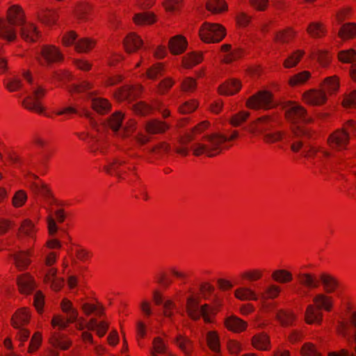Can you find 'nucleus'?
<instances>
[{
  "mask_svg": "<svg viewBox=\"0 0 356 356\" xmlns=\"http://www.w3.org/2000/svg\"><path fill=\"white\" fill-rule=\"evenodd\" d=\"M6 19L0 18V38L8 42H13L17 38L15 29L8 28V24L22 26L26 22L25 13L22 6L13 5L6 12Z\"/></svg>",
  "mask_w": 356,
  "mask_h": 356,
  "instance_id": "obj_1",
  "label": "nucleus"
},
{
  "mask_svg": "<svg viewBox=\"0 0 356 356\" xmlns=\"http://www.w3.org/2000/svg\"><path fill=\"white\" fill-rule=\"evenodd\" d=\"M245 106L246 108L253 111L261 109L267 111L276 108L280 106V103L274 102V94L272 91L260 90L246 99Z\"/></svg>",
  "mask_w": 356,
  "mask_h": 356,
  "instance_id": "obj_2",
  "label": "nucleus"
},
{
  "mask_svg": "<svg viewBox=\"0 0 356 356\" xmlns=\"http://www.w3.org/2000/svg\"><path fill=\"white\" fill-rule=\"evenodd\" d=\"M198 35L204 43H219L226 37L227 29L221 24L204 22L200 27Z\"/></svg>",
  "mask_w": 356,
  "mask_h": 356,
  "instance_id": "obj_3",
  "label": "nucleus"
},
{
  "mask_svg": "<svg viewBox=\"0 0 356 356\" xmlns=\"http://www.w3.org/2000/svg\"><path fill=\"white\" fill-rule=\"evenodd\" d=\"M144 91L142 84H125L118 88L113 92V98L117 102L121 103L125 101L132 102L140 99Z\"/></svg>",
  "mask_w": 356,
  "mask_h": 356,
  "instance_id": "obj_4",
  "label": "nucleus"
},
{
  "mask_svg": "<svg viewBox=\"0 0 356 356\" xmlns=\"http://www.w3.org/2000/svg\"><path fill=\"white\" fill-rule=\"evenodd\" d=\"M302 100L309 106H321L327 102V96L323 90L309 89L302 94Z\"/></svg>",
  "mask_w": 356,
  "mask_h": 356,
  "instance_id": "obj_5",
  "label": "nucleus"
},
{
  "mask_svg": "<svg viewBox=\"0 0 356 356\" xmlns=\"http://www.w3.org/2000/svg\"><path fill=\"white\" fill-rule=\"evenodd\" d=\"M41 56L47 65L60 63L64 61L65 56L59 47L54 44H43L40 51Z\"/></svg>",
  "mask_w": 356,
  "mask_h": 356,
  "instance_id": "obj_6",
  "label": "nucleus"
},
{
  "mask_svg": "<svg viewBox=\"0 0 356 356\" xmlns=\"http://www.w3.org/2000/svg\"><path fill=\"white\" fill-rule=\"evenodd\" d=\"M31 319V311L28 307L17 309L10 318V325L14 329L24 327L28 325Z\"/></svg>",
  "mask_w": 356,
  "mask_h": 356,
  "instance_id": "obj_7",
  "label": "nucleus"
},
{
  "mask_svg": "<svg viewBox=\"0 0 356 356\" xmlns=\"http://www.w3.org/2000/svg\"><path fill=\"white\" fill-rule=\"evenodd\" d=\"M202 140L208 141L211 144L208 157H214L221 153L222 148L220 145L227 142V136L221 133H212L203 136Z\"/></svg>",
  "mask_w": 356,
  "mask_h": 356,
  "instance_id": "obj_8",
  "label": "nucleus"
},
{
  "mask_svg": "<svg viewBox=\"0 0 356 356\" xmlns=\"http://www.w3.org/2000/svg\"><path fill=\"white\" fill-rule=\"evenodd\" d=\"M16 284L22 295L29 296L37 288L35 280L29 273L17 276Z\"/></svg>",
  "mask_w": 356,
  "mask_h": 356,
  "instance_id": "obj_9",
  "label": "nucleus"
},
{
  "mask_svg": "<svg viewBox=\"0 0 356 356\" xmlns=\"http://www.w3.org/2000/svg\"><path fill=\"white\" fill-rule=\"evenodd\" d=\"M188 46L186 38L181 34L171 37L168 43L170 53L173 56H179L184 54Z\"/></svg>",
  "mask_w": 356,
  "mask_h": 356,
  "instance_id": "obj_10",
  "label": "nucleus"
},
{
  "mask_svg": "<svg viewBox=\"0 0 356 356\" xmlns=\"http://www.w3.org/2000/svg\"><path fill=\"white\" fill-rule=\"evenodd\" d=\"M241 88V81L236 78H232L219 85L217 92L220 95L232 96L238 93Z\"/></svg>",
  "mask_w": 356,
  "mask_h": 356,
  "instance_id": "obj_11",
  "label": "nucleus"
},
{
  "mask_svg": "<svg viewBox=\"0 0 356 356\" xmlns=\"http://www.w3.org/2000/svg\"><path fill=\"white\" fill-rule=\"evenodd\" d=\"M318 281L319 283H321L323 291L327 294L334 293L341 286L337 277L325 272L320 274Z\"/></svg>",
  "mask_w": 356,
  "mask_h": 356,
  "instance_id": "obj_12",
  "label": "nucleus"
},
{
  "mask_svg": "<svg viewBox=\"0 0 356 356\" xmlns=\"http://www.w3.org/2000/svg\"><path fill=\"white\" fill-rule=\"evenodd\" d=\"M33 255V250H20L11 254L15 267L20 271L25 270L31 264V257Z\"/></svg>",
  "mask_w": 356,
  "mask_h": 356,
  "instance_id": "obj_13",
  "label": "nucleus"
},
{
  "mask_svg": "<svg viewBox=\"0 0 356 356\" xmlns=\"http://www.w3.org/2000/svg\"><path fill=\"white\" fill-rule=\"evenodd\" d=\"M223 325L228 331L237 334L245 332L248 326L247 321L234 314L226 317Z\"/></svg>",
  "mask_w": 356,
  "mask_h": 356,
  "instance_id": "obj_14",
  "label": "nucleus"
},
{
  "mask_svg": "<svg viewBox=\"0 0 356 356\" xmlns=\"http://www.w3.org/2000/svg\"><path fill=\"white\" fill-rule=\"evenodd\" d=\"M307 110L302 106L298 104L287 108L284 112L285 120L290 124L300 123L302 118L307 116Z\"/></svg>",
  "mask_w": 356,
  "mask_h": 356,
  "instance_id": "obj_15",
  "label": "nucleus"
},
{
  "mask_svg": "<svg viewBox=\"0 0 356 356\" xmlns=\"http://www.w3.org/2000/svg\"><path fill=\"white\" fill-rule=\"evenodd\" d=\"M124 116V113L121 111H115L106 120L101 122L102 129L106 131L108 128H110L113 132H118L122 127Z\"/></svg>",
  "mask_w": 356,
  "mask_h": 356,
  "instance_id": "obj_16",
  "label": "nucleus"
},
{
  "mask_svg": "<svg viewBox=\"0 0 356 356\" xmlns=\"http://www.w3.org/2000/svg\"><path fill=\"white\" fill-rule=\"evenodd\" d=\"M143 43L141 37L135 32L128 33L122 42L124 51L128 54L136 52L142 47Z\"/></svg>",
  "mask_w": 356,
  "mask_h": 356,
  "instance_id": "obj_17",
  "label": "nucleus"
},
{
  "mask_svg": "<svg viewBox=\"0 0 356 356\" xmlns=\"http://www.w3.org/2000/svg\"><path fill=\"white\" fill-rule=\"evenodd\" d=\"M349 134L344 129L336 130L327 138V143L330 146L339 148H345L349 143Z\"/></svg>",
  "mask_w": 356,
  "mask_h": 356,
  "instance_id": "obj_18",
  "label": "nucleus"
},
{
  "mask_svg": "<svg viewBox=\"0 0 356 356\" xmlns=\"http://www.w3.org/2000/svg\"><path fill=\"white\" fill-rule=\"evenodd\" d=\"M272 120V116L268 115H262L251 122L244 129L250 134H261L268 129L266 125Z\"/></svg>",
  "mask_w": 356,
  "mask_h": 356,
  "instance_id": "obj_19",
  "label": "nucleus"
},
{
  "mask_svg": "<svg viewBox=\"0 0 356 356\" xmlns=\"http://www.w3.org/2000/svg\"><path fill=\"white\" fill-rule=\"evenodd\" d=\"M132 21L138 26H151L157 22L156 15L152 11H144L134 15Z\"/></svg>",
  "mask_w": 356,
  "mask_h": 356,
  "instance_id": "obj_20",
  "label": "nucleus"
},
{
  "mask_svg": "<svg viewBox=\"0 0 356 356\" xmlns=\"http://www.w3.org/2000/svg\"><path fill=\"white\" fill-rule=\"evenodd\" d=\"M340 88V79L337 75L325 78L320 83V89L327 95H336Z\"/></svg>",
  "mask_w": 356,
  "mask_h": 356,
  "instance_id": "obj_21",
  "label": "nucleus"
},
{
  "mask_svg": "<svg viewBox=\"0 0 356 356\" xmlns=\"http://www.w3.org/2000/svg\"><path fill=\"white\" fill-rule=\"evenodd\" d=\"M204 60V54L202 51H193L182 57L181 66L184 69H192L202 63Z\"/></svg>",
  "mask_w": 356,
  "mask_h": 356,
  "instance_id": "obj_22",
  "label": "nucleus"
},
{
  "mask_svg": "<svg viewBox=\"0 0 356 356\" xmlns=\"http://www.w3.org/2000/svg\"><path fill=\"white\" fill-rule=\"evenodd\" d=\"M20 37L26 42H35L41 37L40 32L33 24H24L19 33Z\"/></svg>",
  "mask_w": 356,
  "mask_h": 356,
  "instance_id": "obj_23",
  "label": "nucleus"
},
{
  "mask_svg": "<svg viewBox=\"0 0 356 356\" xmlns=\"http://www.w3.org/2000/svg\"><path fill=\"white\" fill-rule=\"evenodd\" d=\"M170 129V125L165 121L152 119L147 122L145 130L148 134H163Z\"/></svg>",
  "mask_w": 356,
  "mask_h": 356,
  "instance_id": "obj_24",
  "label": "nucleus"
},
{
  "mask_svg": "<svg viewBox=\"0 0 356 356\" xmlns=\"http://www.w3.org/2000/svg\"><path fill=\"white\" fill-rule=\"evenodd\" d=\"M314 306L317 310H325L330 312L333 309V298L325 293H318L313 298Z\"/></svg>",
  "mask_w": 356,
  "mask_h": 356,
  "instance_id": "obj_25",
  "label": "nucleus"
},
{
  "mask_svg": "<svg viewBox=\"0 0 356 356\" xmlns=\"http://www.w3.org/2000/svg\"><path fill=\"white\" fill-rule=\"evenodd\" d=\"M251 345L259 350H268L270 348V337L265 332L256 334L251 339Z\"/></svg>",
  "mask_w": 356,
  "mask_h": 356,
  "instance_id": "obj_26",
  "label": "nucleus"
},
{
  "mask_svg": "<svg viewBox=\"0 0 356 356\" xmlns=\"http://www.w3.org/2000/svg\"><path fill=\"white\" fill-rule=\"evenodd\" d=\"M296 279L300 285L308 289L311 290L319 286V281L313 273H300L296 275Z\"/></svg>",
  "mask_w": 356,
  "mask_h": 356,
  "instance_id": "obj_27",
  "label": "nucleus"
},
{
  "mask_svg": "<svg viewBox=\"0 0 356 356\" xmlns=\"http://www.w3.org/2000/svg\"><path fill=\"white\" fill-rule=\"evenodd\" d=\"M290 130L294 137L311 139L316 135V131L309 128L301 123L297 124H290Z\"/></svg>",
  "mask_w": 356,
  "mask_h": 356,
  "instance_id": "obj_28",
  "label": "nucleus"
},
{
  "mask_svg": "<svg viewBox=\"0 0 356 356\" xmlns=\"http://www.w3.org/2000/svg\"><path fill=\"white\" fill-rule=\"evenodd\" d=\"M323 313L317 310L314 305H309L305 312V321L308 325H321L323 322Z\"/></svg>",
  "mask_w": 356,
  "mask_h": 356,
  "instance_id": "obj_29",
  "label": "nucleus"
},
{
  "mask_svg": "<svg viewBox=\"0 0 356 356\" xmlns=\"http://www.w3.org/2000/svg\"><path fill=\"white\" fill-rule=\"evenodd\" d=\"M91 108L98 114L104 115L111 112L112 104L106 98L95 97L92 99Z\"/></svg>",
  "mask_w": 356,
  "mask_h": 356,
  "instance_id": "obj_30",
  "label": "nucleus"
},
{
  "mask_svg": "<svg viewBox=\"0 0 356 356\" xmlns=\"http://www.w3.org/2000/svg\"><path fill=\"white\" fill-rule=\"evenodd\" d=\"M306 31L311 38L314 39L322 38L327 34L326 26L321 22H312L309 23Z\"/></svg>",
  "mask_w": 356,
  "mask_h": 356,
  "instance_id": "obj_31",
  "label": "nucleus"
},
{
  "mask_svg": "<svg viewBox=\"0 0 356 356\" xmlns=\"http://www.w3.org/2000/svg\"><path fill=\"white\" fill-rule=\"evenodd\" d=\"M310 58H316L318 63L322 67H327L332 63V54L327 49H318L316 51H313L310 54Z\"/></svg>",
  "mask_w": 356,
  "mask_h": 356,
  "instance_id": "obj_32",
  "label": "nucleus"
},
{
  "mask_svg": "<svg viewBox=\"0 0 356 356\" xmlns=\"http://www.w3.org/2000/svg\"><path fill=\"white\" fill-rule=\"evenodd\" d=\"M275 319L280 322L282 327L291 326L296 320V316L294 312L289 309H279L277 312Z\"/></svg>",
  "mask_w": 356,
  "mask_h": 356,
  "instance_id": "obj_33",
  "label": "nucleus"
},
{
  "mask_svg": "<svg viewBox=\"0 0 356 356\" xmlns=\"http://www.w3.org/2000/svg\"><path fill=\"white\" fill-rule=\"evenodd\" d=\"M206 9L213 15H218L228 11V4L225 0H207Z\"/></svg>",
  "mask_w": 356,
  "mask_h": 356,
  "instance_id": "obj_34",
  "label": "nucleus"
},
{
  "mask_svg": "<svg viewBox=\"0 0 356 356\" xmlns=\"http://www.w3.org/2000/svg\"><path fill=\"white\" fill-rule=\"evenodd\" d=\"M338 37L343 41L353 40L356 38V23L347 22L339 29Z\"/></svg>",
  "mask_w": 356,
  "mask_h": 356,
  "instance_id": "obj_35",
  "label": "nucleus"
},
{
  "mask_svg": "<svg viewBox=\"0 0 356 356\" xmlns=\"http://www.w3.org/2000/svg\"><path fill=\"white\" fill-rule=\"evenodd\" d=\"M165 72V64L164 63H155L147 69L145 75L147 79L156 81L163 76Z\"/></svg>",
  "mask_w": 356,
  "mask_h": 356,
  "instance_id": "obj_36",
  "label": "nucleus"
},
{
  "mask_svg": "<svg viewBox=\"0 0 356 356\" xmlns=\"http://www.w3.org/2000/svg\"><path fill=\"white\" fill-rule=\"evenodd\" d=\"M97 41L91 38H80L74 46V50L79 54H87L92 51L96 46Z\"/></svg>",
  "mask_w": 356,
  "mask_h": 356,
  "instance_id": "obj_37",
  "label": "nucleus"
},
{
  "mask_svg": "<svg viewBox=\"0 0 356 356\" xmlns=\"http://www.w3.org/2000/svg\"><path fill=\"white\" fill-rule=\"evenodd\" d=\"M248 54V52L244 48L238 47L225 54L221 62L225 64H231L243 58Z\"/></svg>",
  "mask_w": 356,
  "mask_h": 356,
  "instance_id": "obj_38",
  "label": "nucleus"
},
{
  "mask_svg": "<svg viewBox=\"0 0 356 356\" xmlns=\"http://www.w3.org/2000/svg\"><path fill=\"white\" fill-rule=\"evenodd\" d=\"M39 21L46 26H51L57 22L58 15L54 10H42L38 13Z\"/></svg>",
  "mask_w": 356,
  "mask_h": 356,
  "instance_id": "obj_39",
  "label": "nucleus"
},
{
  "mask_svg": "<svg viewBox=\"0 0 356 356\" xmlns=\"http://www.w3.org/2000/svg\"><path fill=\"white\" fill-rule=\"evenodd\" d=\"M296 37V32L291 27H287L275 33L273 38L275 43H289Z\"/></svg>",
  "mask_w": 356,
  "mask_h": 356,
  "instance_id": "obj_40",
  "label": "nucleus"
},
{
  "mask_svg": "<svg viewBox=\"0 0 356 356\" xmlns=\"http://www.w3.org/2000/svg\"><path fill=\"white\" fill-rule=\"evenodd\" d=\"M271 279L279 284H287L291 282L293 277L291 271L286 269H277L273 271Z\"/></svg>",
  "mask_w": 356,
  "mask_h": 356,
  "instance_id": "obj_41",
  "label": "nucleus"
},
{
  "mask_svg": "<svg viewBox=\"0 0 356 356\" xmlns=\"http://www.w3.org/2000/svg\"><path fill=\"white\" fill-rule=\"evenodd\" d=\"M206 341L208 348L212 352L216 353L220 352V337L217 331H209L206 334Z\"/></svg>",
  "mask_w": 356,
  "mask_h": 356,
  "instance_id": "obj_42",
  "label": "nucleus"
},
{
  "mask_svg": "<svg viewBox=\"0 0 356 356\" xmlns=\"http://www.w3.org/2000/svg\"><path fill=\"white\" fill-rule=\"evenodd\" d=\"M92 10V6L86 2L78 3L74 9V15L77 19L86 22L88 19Z\"/></svg>",
  "mask_w": 356,
  "mask_h": 356,
  "instance_id": "obj_43",
  "label": "nucleus"
},
{
  "mask_svg": "<svg viewBox=\"0 0 356 356\" xmlns=\"http://www.w3.org/2000/svg\"><path fill=\"white\" fill-rule=\"evenodd\" d=\"M305 54L303 49H297L293 51L283 62V67L286 69H290L296 67L302 60Z\"/></svg>",
  "mask_w": 356,
  "mask_h": 356,
  "instance_id": "obj_44",
  "label": "nucleus"
},
{
  "mask_svg": "<svg viewBox=\"0 0 356 356\" xmlns=\"http://www.w3.org/2000/svg\"><path fill=\"white\" fill-rule=\"evenodd\" d=\"M312 77V74L309 71L304 70L292 76L288 81V84L291 87H296L304 85Z\"/></svg>",
  "mask_w": 356,
  "mask_h": 356,
  "instance_id": "obj_45",
  "label": "nucleus"
},
{
  "mask_svg": "<svg viewBox=\"0 0 356 356\" xmlns=\"http://www.w3.org/2000/svg\"><path fill=\"white\" fill-rule=\"evenodd\" d=\"M23 106L32 112H35L38 114H42L44 113L45 108L42 106L40 102L35 99L32 96H28L22 102Z\"/></svg>",
  "mask_w": 356,
  "mask_h": 356,
  "instance_id": "obj_46",
  "label": "nucleus"
},
{
  "mask_svg": "<svg viewBox=\"0 0 356 356\" xmlns=\"http://www.w3.org/2000/svg\"><path fill=\"white\" fill-rule=\"evenodd\" d=\"M234 297L241 301L257 300L258 296L250 288L239 287L234 291Z\"/></svg>",
  "mask_w": 356,
  "mask_h": 356,
  "instance_id": "obj_47",
  "label": "nucleus"
},
{
  "mask_svg": "<svg viewBox=\"0 0 356 356\" xmlns=\"http://www.w3.org/2000/svg\"><path fill=\"white\" fill-rule=\"evenodd\" d=\"M131 110L136 115L145 117L152 113L153 107L145 101H140L132 105Z\"/></svg>",
  "mask_w": 356,
  "mask_h": 356,
  "instance_id": "obj_48",
  "label": "nucleus"
},
{
  "mask_svg": "<svg viewBox=\"0 0 356 356\" xmlns=\"http://www.w3.org/2000/svg\"><path fill=\"white\" fill-rule=\"evenodd\" d=\"M175 343L186 355L190 356L193 352V341L181 334H178L175 339Z\"/></svg>",
  "mask_w": 356,
  "mask_h": 356,
  "instance_id": "obj_49",
  "label": "nucleus"
},
{
  "mask_svg": "<svg viewBox=\"0 0 356 356\" xmlns=\"http://www.w3.org/2000/svg\"><path fill=\"white\" fill-rule=\"evenodd\" d=\"M51 79L54 81L66 84L74 79V75L68 70H58L51 73Z\"/></svg>",
  "mask_w": 356,
  "mask_h": 356,
  "instance_id": "obj_50",
  "label": "nucleus"
},
{
  "mask_svg": "<svg viewBox=\"0 0 356 356\" xmlns=\"http://www.w3.org/2000/svg\"><path fill=\"white\" fill-rule=\"evenodd\" d=\"M59 335L58 334H51L48 343L54 348H58L61 350H67L72 346V341L70 339H67L64 341H58V337Z\"/></svg>",
  "mask_w": 356,
  "mask_h": 356,
  "instance_id": "obj_51",
  "label": "nucleus"
},
{
  "mask_svg": "<svg viewBox=\"0 0 356 356\" xmlns=\"http://www.w3.org/2000/svg\"><path fill=\"white\" fill-rule=\"evenodd\" d=\"M94 87L92 83L88 81H83L80 83H72L67 87V92L73 95L74 94H81L87 90L92 89Z\"/></svg>",
  "mask_w": 356,
  "mask_h": 356,
  "instance_id": "obj_52",
  "label": "nucleus"
},
{
  "mask_svg": "<svg viewBox=\"0 0 356 356\" xmlns=\"http://www.w3.org/2000/svg\"><path fill=\"white\" fill-rule=\"evenodd\" d=\"M199 106V102L196 99H191L180 104L177 111L181 115H188L195 112Z\"/></svg>",
  "mask_w": 356,
  "mask_h": 356,
  "instance_id": "obj_53",
  "label": "nucleus"
},
{
  "mask_svg": "<svg viewBox=\"0 0 356 356\" xmlns=\"http://www.w3.org/2000/svg\"><path fill=\"white\" fill-rule=\"evenodd\" d=\"M175 84V81L170 76L163 79L156 87V92L159 95H167Z\"/></svg>",
  "mask_w": 356,
  "mask_h": 356,
  "instance_id": "obj_54",
  "label": "nucleus"
},
{
  "mask_svg": "<svg viewBox=\"0 0 356 356\" xmlns=\"http://www.w3.org/2000/svg\"><path fill=\"white\" fill-rule=\"evenodd\" d=\"M337 59L342 63H354L356 60V50L353 48L341 50L337 54Z\"/></svg>",
  "mask_w": 356,
  "mask_h": 356,
  "instance_id": "obj_55",
  "label": "nucleus"
},
{
  "mask_svg": "<svg viewBox=\"0 0 356 356\" xmlns=\"http://www.w3.org/2000/svg\"><path fill=\"white\" fill-rule=\"evenodd\" d=\"M250 116V113L246 111H240L232 115L229 120V123L234 127H238L245 122Z\"/></svg>",
  "mask_w": 356,
  "mask_h": 356,
  "instance_id": "obj_56",
  "label": "nucleus"
},
{
  "mask_svg": "<svg viewBox=\"0 0 356 356\" xmlns=\"http://www.w3.org/2000/svg\"><path fill=\"white\" fill-rule=\"evenodd\" d=\"M35 232V226L33 222L29 218H26L22 221L17 235L19 236L20 233H23L26 236H32Z\"/></svg>",
  "mask_w": 356,
  "mask_h": 356,
  "instance_id": "obj_57",
  "label": "nucleus"
},
{
  "mask_svg": "<svg viewBox=\"0 0 356 356\" xmlns=\"http://www.w3.org/2000/svg\"><path fill=\"white\" fill-rule=\"evenodd\" d=\"M42 332L40 331L35 332L31 338L27 353L29 354L35 353L42 346Z\"/></svg>",
  "mask_w": 356,
  "mask_h": 356,
  "instance_id": "obj_58",
  "label": "nucleus"
},
{
  "mask_svg": "<svg viewBox=\"0 0 356 356\" xmlns=\"http://www.w3.org/2000/svg\"><path fill=\"white\" fill-rule=\"evenodd\" d=\"M262 277L263 271L259 269L246 270L240 275L241 280L249 282H257L261 280Z\"/></svg>",
  "mask_w": 356,
  "mask_h": 356,
  "instance_id": "obj_59",
  "label": "nucleus"
},
{
  "mask_svg": "<svg viewBox=\"0 0 356 356\" xmlns=\"http://www.w3.org/2000/svg\"><path fill=\"white\" fill-rule=\"evenodd\" d=\"M33 305L39 314H43L45 305V296L42 291L38 290L35 293Z\"/></svg>",
  "mask_w": 356,
  "mask_h": 356,
  "instance_id": "obj_60",
  "label": "nucleus"
},
{
  "mask_svg": "<svg viewBox=\"0 0 356 356\" xmlns=\"http://www.w3.org/2000/svg\"><path fill=\"white\" fill-rule=\"evenodd\" d=\"M197 83L196 79L188 76L184 79L180 85V90L184 92H193L197 90Z\"/></svg>",
  "mask_w": 356,
  "mask_h": 356,
  "instance_id": "obj_61",
  "label": "nucleus"
},
{
  "mask_svg": "<svg viewBox=\"0 0 356 356\" xmlns=\"http://www.w3.org/2000/svg\"><path fill=\"white\" fill-rule=\"evenodd\" d=\"M155 282L164 289H168L172 284V280L165 270H161L155 275Z\"/></svg>",
  "mask_w": 356,
  "mask_h": 356,
  "instance_id": "obj_62",
  "label": "nucleus"
},
{
  "mask_svg": "<svg viewBox=\"0 0 356 356\" xmlns=\"http://www.w3.org/2000/svg\"><path fill=\"white\" fill-rule=\"evenodd\" d=\"M27 194L24 190L16 191L12 198V204L15 208L23 207L27 200Z\"/></svg>",
  "mask_w": 356,
  "mask_h": 356,
  "instance_id": "obj_63",
  "label": "nucleus"
},
{
  "mask_svg": "<svg viewBox=\"0 0 356 356\" xmlns=\"http://www.w3.org/2000/svg\"><path fill=\"white\" fill-rule=\"evenodd\" d=\"M341 106L347 109L356 108V90H353L349 94L344 95Z\"/></svg>",
  "mask_w": 356,
  "mask_h": 356,
  "instance_id": "obj_64",
  "label": "nucleus"
}]
</instances>
